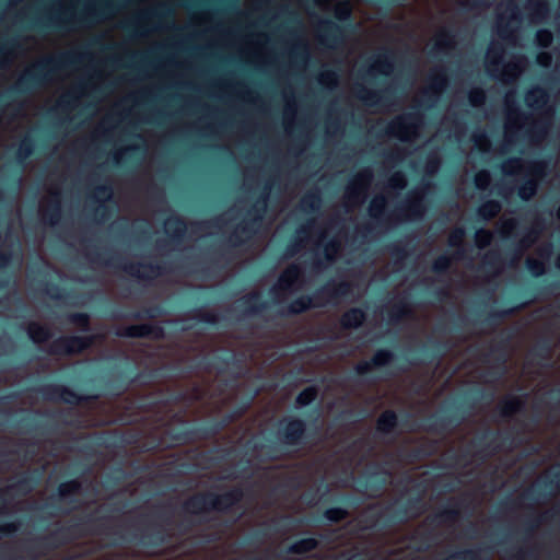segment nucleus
Returning a JSON list of instances; mask_svg holds the SVG:
<instances>
[{
  "label": "nucleus",
  "mask_w": 560,
  "mask_h": 560,
  "mask_svg": "<svg viewBox=\"0 0 560 560\" xmlns=\"http://www.w3.org/2000/svg\"><path fill=\"white\" fill-rule=\"evenodd\" d=\"M170 506L159 505L151 514H142L130 526V530L122 534L119 527L107 524L109 516L90 513L68 525L58 526L47 534L24 540L21 549L26 557L37 560L60 547L86 535H98L110 538L109 546L132 544L144 548H159L170 539L167 525L171 524Z\"/></svg>",
  "instance_id": "obj_1"
},
{
  "label": "nucleus",
  "mask_w": 560,
  "mask_h": 560,
  "mask_svg": "<svg viewBox=\"0 0 560 560\" xmlns=\"http://www.w3.org/2000/svg\"><path fill=\"white\" fill-rule=\"evenodd\" d=\"M271 435L267 443L254 445L255 451H265L266 458L270 460L295 455L310 445L314 438L306 421L295 416L280 418Z\"/></svg>",
  "instance_id": "obj_2"
},
{
  "label": "nucleus",
  "mask_w": 560,
  "mask_h": 560,
  "mask_svg": "<svg viewBox=\"0 0 560 560\" xmlns=\"http://www.w3.org/2000/svg\"><path fill=\"white\" fill-rule=\"evenodd\" d=\"M85 52L68 51L37 60L27 67L9 89L10 96H23L49 84L61 70L71 68L88 59Z\"/></svg>",
  "instance_id": "obj_3"
},
{
  "label": "nucleus",
  "mask_w": 560,
  "mask_h": 560,
  "mask_svg": "<svg viewBox=\"0 0 560 560\" xmlns=\"http://www.w3.org/2000/svg\"><path fill=\"white\" fill-rule=\"evenodd\" d=\"M427 490L428 486L424 481L413 483L412 495L405 500L397 499L366 517V527L372 528L381 524L382 527L387 528L419 517L423 511Z\"/></svg>",
  "instance_id": "obj_4"
},
{
  "label": "nucleus",
  "mask_w": 560,
  "mask_h": 560,
  "mask_svg": "<svg viewBox=\"0 0 560 560\" xmlns=\"http://www.w3.org/2000/svg\"><path fill=\"white\" fill-rule=\"evenodd\" d=\"M353 291V283L347 280H329L312 294H304L292 300L279 313L282 316L300 315L311 308L323 307L330 303L337 305L341 298Z\"/></svg>",
  "instance_id": "obj_5"
},
{
  "label": "nucleus",
  "mask_w": 560,
  "mask_h": 560,
  "mask_svg": "<svg viewBox=\"0 0 560 560\" xmlns=\"http://www.w3.org/2000/svg\"><path fill=\"white\" fill-rule=\"evenodd\" d=\"M243 498L244 491L241 487H233L222 493L213 491L197 492L183 502L182 510L191 515L210 512L228 514Z\"/></svg>",
  "instance_id": "obj_6"
},
{
  "label": "nucleus",
  "mask_w": 560,
  "mask_h": 560,
  "mask_svg": "<svg viewBox=\"0 0 560 560\" xmlns=\"http://www.w3.org/2000/svg\"><path fill=\"white\" fill-rule=\"evenodd\" d=\"M113 4L100 0L97 7H89L80 12L62 10L60 13L49 15L37 25L51 31H71L77 26H89L105 18L113 11Z\"/></svg>",
  "instance_id": "obj_7"
},
{
  "label": "nucleus",
  "mask_w": 560,
  "mask_h": 560,
  "mask_svg": "<svg viewBox=\"0 0 560 560\" xmlns=\"http://www.w3.org/2000/svg\"><path fill=\"white\" fill-rule=\"evenodd\" d=\"M483 389L475 388L462 401L452 405L448 409L428 416L421 424V429L431 434H446L460 425L466 418L465 407H471L469 400L478 401L483 397Z\"/></svg>",
  "instance_id": "obj_8"
},
{
  "label": "nucleus",
  "mask_w": 560,
  "mask_h": 560,
  "mask_svg": "<svg viewBox=\"0 0 560 560\" xmlns=\"http://www.w3.org/2000/svg\"><path fill=\"white\" fill-rule=\"evenodd\" d=\"M93 380H88L84 384L78 386L79 390L71 388L63 384L47 383L37 387L36 392L46 401L63 402L70 406H80L97 398L96 395L91 396L88 393L91 390Z\"/></svg>",
  "instance_id": "obj_9"
},
{
  "label": "nucleus",
  "mask_w": 560,
  "mask_h": 560,
  "mask_svg": "<svg viewBox=\"0 0 560 560\" xmlns=\"http://www.w3.org/2000/svg\"><path fill=\"white\" fill-rule=\"evenodd\" d=\"M269 191L270 186L265 185L262 192L248 210L247 218L241 224H238L235 231L230 235L229 244L232 247H237L245 244V242L255 234L257 228L260 226L264 214L267 210Z\"/></svg>",
  "instance_id": "obj_10"
},
{
  "label": "nucleus",
  "mask_w": 560,
  "mask_h": 560,
  "mask_svg": "<svg viewBox=\"0 0 560 560\" xmlns=\"http://www.w3.org/2000/svg\"><path fill=\"white\" fill-rule=\"evenodd\" d=\"M91 260L100 262L105 266H110L114 268H118L124 272L128 273L131 277L141 279V280H151L154 277L159 276L163 271V267L159 264L151 262H121V258L119 256L113 255L108 258L104 257L103 253L100 252H89L88 253Z\"/></svg>",
  "instance_id": "obj_11"
},
{
  "label": "nucleus",
  "mask_w": 560,
  "mask_h": 560,
  "mask_svg": "<svg viewBox=\"0 0 560 560\" xmlns=\"http://www.w3.org/2000/svg\"><path fill=\"white\" fill-rule=\"evenodd\" d=\"M335 18L341 24L331 20H324L320 23V30L324 35L322 43L328 47H335L343 43L348 32H352L354 26L352 24L351 10L348 5L338 8L335 11Z\"/></svg>",
  "instance_id": "obj_12"
},
{
  "label": "nucleus",
  "mask_w": 560,
  "mask_h": 560,
  "mask_svg": "<svg viewBox=\"0 0 560 560\" xmlns=\"http://www.w3.org/2000/svg\"><path fill=\"white\" fill-rule=\"evenodd\" d=\"M39 483V474L34 471L21 472L15 481L0 488V515L8 514L10 500L14 495L26 497L31 494Z\"/></svg>",
  "instance_id": "obj_13"
},
{
  "label": "nucleus",
  "mask_w": 560,
  "mask_h": 560,
  "mask_svg": "<svg viewBox=\"0 0 560 560\" xmlns=\"http://www.w3.org/2000/svg\"><path fill=\"white\" fill-rule=\"evenodd\" d=\"M221 431L218 428L215 420H210L197 425L187 427L184 429H168L165 435L173 442L170 447L175 444H190L196 441H206L215 438Z\"/></svg>",
  "instance_id": "obj_14"
},
{
  "label": "nucleus",
  "mask_w": 560,
  "mask_h": 560,
  "mask_svg": "<svg viewBox=\"0 0 560 560\" xmlns=\"http://www.w3.org/2000/svg\"><path fill=\"white\" fill-rule=\"evenodd\" d=\"M95 337L93 335H65L52 340L48 348L51 355H75L81 354L92 347Z\"/></svg>",
  "instance_id": "obj_15"
},
{
  "label": "nucleus",
  "mask_w": 560,
  "mask_h": 560,
  "mask_svg": "<svg viewBox=\"0 0 560 560\" xmlns=\"http://www.w3.org/2000/svg\"><path fill=\"white\" fill-rule=\"evenodd\" d=\"M131 369H115L112 376L105 382L106 393L114 397H119L125 394L132 384L142 378H151L153 376L152 372H137L133 374H131Z\"/></svg>",
  "instance_id": "obj_16"
},
{
  "label": "nucleus",
  "mask_w": 560,
  "mask_h": 560,
  "mask_svg": "<svg viewBox=\"0 0 560 560\" xmlns=\"http://www.w3.org/2000/svg\"><path fill=\"white\" fill-rule=\"evenodd\" d=\"M506 347L508 340H500L495 345H491L488 352L481 354L480 360L483 363L494 361V364L486 373L491 382L500 380L506 373Z\"/></svg>",
  "instance_id": "obj_17"
},
{
  "label": "nucleus",
  "mask_w": 560,
  "mask_h": 560,
  "mask_svg": "<svg viewBox=\"0 0 560 560\" xmlns=\"http://www.w3.org/2000/svg\"><path fill=\"white\" fill-rule=\"evenodd\" d=\"M544 229V219L540 215L536 214L532 224L523 230L521 237L517 240V242L514 244L511 250L512 264L517 261L521 258L522 254L538 241Z\"/></svg>",
  "instance_id": "obj_18"
},
{
  "label": "nucleus",
  "mask_w": 560,
  "mask_h": 560,
  "mask_svg": "<svg viewBox=\"0 0 560 560\" xmlns=\"http://www.w3.org/2000/svg\"><path fill=\"white\" fill-rule=\"evenodd\" d=\"M421 122V116L417 113H408L396 117L385 129V135L397 137L405 141L410 136H416L419 124Z\"/></svg>",
  "instance_id": "obj_19"
},
{
  "label": "nucleus",
  "mask_w": 560,
  "mask_h": 560,
  "mask_svg": "<svg viewBox=\"0 0 560 560\" xmlns=\"http://www.w3.org/2000/svg\"><path fill=\"white\" fill-rule=\"evenodd\" d=\"M116 336L130 339L151 338L161 340L165 337V330L159 324H136L118 328Z\"/></svg>",
  "instance_id": "obj_20"
},
{
  "label": "nucleus",
  "mask_w": 560,
  "mask_h": 560,
  "mask_svg": "<svg viewBox=\"0 0 560 560\" xmlns=\"http://www.w3.org/2000/svg\"><path fill=\"white\" fill-rule=\"evenodd\" d=\"M395 359V353L386 348L378 349L370 360L355 364L354 372L358 376H366L372 370L388 366Z\"/></svg>",
  "instance_id": "obj_21"
},
{
  "label": "nucleus",
  "mask_w": 560,
  "mask_h": 560,
  "mask_svg": "<svg viewBox=\"0 0 560 560\" xmlns=\"http://www.w3.org/2000/svg\"><path fill=\"white\" fill-rule=\"evenodd\" d=\"M467 506L466 498H453L440 509L436 513L430 516L431 523L446 524L456 522L462 513V510Z\"/></svg>",
  "instance_id": "obj_22"
},
{
  "label": "nucleus",
  "mask_w": 560,
  "mask_h": 560,
  "mask_svg": "<svg viewBox=\"0 0 560 560\" xmlns=\"http://www.w3.org/2000/svg\"><path fill=\"white\" fill-rule=\"evenodd\" d=\"M396 58V51L390 48H384L375 58L374 62L366 71L368 77H374L380 74L382 77H388L394 70V60Z\"/></svg>",
  "instance_id": "obj_23"
},
{
  "label": "nucleus",
  "mask_w": 560,
  "mask_h": 560,
  "mask_svg": "<svg viewBox=\"0 0 560 560\" xmlns=\"http://www.w3.org/2000/svg\"><path fill=\"white\" fill-rule=\"evenodd\" d=\"M301 269L296 265L289 266L279 277L278 284L272 288L271 293L275 298L279 296L280 291L291 292L293 287L301 278Z\"/></svg>",
  "instance_id": "obj_24"
},
{
  "label": "nucleus",
  "mask_w": 560,
  "mask_h": 560,
  "mask_svg": "<svg viewBox=\"0 0 560 560\" xmlns=\"http://www.w3.org/2000/svg\"><path fill=\"white\" fill-rule=\"evenodd\" d=\"M390 476L392 474L387 468L376 464L373 469L366 474V479L364 482H362V486L365 489L381 491L388 483Z\"/></svg>",
  "instance_id": "obj_25"
},
{
  "label": "nucleus",
  "mask_w": 560,
  "mask_h": 560,
  "mask_svg": "<svg viewBox=\"0 0 560 560\" xmlns=\"http://www.w3.org/2000/svg\"><path fill=\"white\" fill-rule=\"evenodd\" d=\"M412 315V308L409 300L401 296L396 300L386 312L387 320L390 324H399L401 320Z\"/></svg>",
  "instance_id": "obj_26"
},
{
  "label": "nucleus",
  "mask_w": 560,
  "mask_h": 560,
  "mask_svg": "<svg viewBox=\"0 0 560 560\" xmlns=\"http://www.w3.org/2000/svg\"><path fill=\"white\" fill-rule=\"evenodd\" d=\"M526 401L522 397L508 396L498 406V413L504 421H509L514 415L524 412Z\"/></svg>",
  "instance_id": "obj_27"
},
{
  "label": "nucleus",
  "mask_w": 560,
  "mask_h": 560,
  "mask_svg": "<svg viewBox=\"0 0 560 560\" xmlns=\"http://www.w3.org/2000/svg\"><path fill=\"white\" fill-rule=\"evenodd\" d=\"M240 306L243 308L245 314L254 315L268 307L267 301L262 300L260 292L253 291L245 294L240 300Z\"/></svg>",
  "instance_id": "obj_28"
},
{
  "label": "nucleus",
  "mask_w": 560,
  "mask_h": 560,
  "mask_svg": "<svg viewBox=\"0 0 560 560\" xmlns=\"http://www.w3.org/2000/svg\"><path fill=\"white\" fill-rule=\"evenodd\" d=\"M113 195V188L110 185H98L94 189V194L90 197L91 201L98 202V207L95 212L101 220L108 217V207L104 203V200L110 199Z\"/></svg>",
  "instance_id": "obj_29"
},
{
  "label": "nucleus",
  "mask_w": 560,
  "mask_h": 560,
  "mask_svg": "<svg viewBox=\"0 0 560 560\" xmlns=\"http://www.w3.org/2000/svg\"><path fill=\"white\" fill-rule=\"evenodd\" d=\"M372 178V173L365 170L357 175L355 182L347 189V198L352 202H359L363 196L366 185Z\"/></svg>",
  "instance_id": "obj_30"
},
{
  "label": "nucleus",
  "mask_w": 560,
  "mask_h": 560,
  "mask_svg": "<svg viewBox=\"0 0 560 560\" xmlns=\"http://www.w3.org/2000/svg\"><path fill=\"white\" fill-rule=\"evenodd\" d=\"M397 427L398 416L392 409L383 411L376 420V432L384 436L394 433Z\"/></svg>",
  "instance_id": "obj_31"
},
{
  "label": "nucleus",
  "mask_w": 560,
  "mask_h": 560,
  "mask_svg": "<svg viewBox=\"0 0 560 560\" xmlns=\"http://www.w3.org/2000/svg\"><path fill=\"white\" fill-rule=\"evenodd\" d=\"M366 319V313L360 307H351L347 310L340 317V326L343 329H357Z\"/></svg>",
  "instance_id": "obj_32"
},
{
  "label": "nucleus",
  "mask_w": 560,
  "mask_h": 560,
  "mask_svg": "<svg viewBox=\"0 0 560 560\" xmlns=\"http://www.w3.org/2000/svg\"><path fill=\"white\" fill-rule=\"evenodd\" d=\"M355 96L366 105L374 106L378 104H385L388 101L387 90L376 91L370 90L363 85H360L357 90Z\"/></svg>",
  "instance_id": "obj_33"
},
{
  "label": "nucleus",
  "mask_w": 560,
  "mask_h": 560,
  "mask_svg": "<svg viewBox=\"0 0 560 560\" xmlns=\"http://www.w3.org/2000/svg\"><path fill=\"white\" fill-rule=\"evenodd\" d=\"M200 365H203L207 370L209 368H215L219 372H224L226 368L229 366H235L240 368L241 363L240 360H237L235 354L230 355H217L212 359L205 358Z\"/></svg>",
  "instance_id": "obj_34"
},
{
  "label": "nucleus",
  "mask_w": 560,
  "mask_h": 560,
  "mask_svg": "<svg viewBox=\"0 0 560 560\" xmlns=\"http://www.w3.org/2000/svg\"><path fill=\"white\" fill-rule=\"evenodd\" d=\"M548 92L541 86H535L525 94V103L528 107L541 109L548 102Z\"/></svg>",
  "instance_id": "obj_35"
},
{
  "label": "nucleus",
  "mask_w": 560,
  "mask_h": 560,
  "mask_svg": "<svg viewBox=\"0 0 560 560\" xmlns=\"http://www.w3.org/2000/svg\"><path fill=\"white\" fill-rule=\"evenodd\" d=\"M187 230L186 221L179 215H172L165 222V231L174 241H180Z\"/></svg>",
  "instance_id": "obj_36"
},
{
  "label": "nucleus",
  "mask_w": 560,
  "mask_h": 560,
  "mask_svg": "<svg viewBox=\"0 0 560 560\" xmlns=\"http://www.w3.org/2000/svg\"><path fill=\"white\" fill-rule=\"evenodd\" d=\"M502 210V205L495 199H488L477 209V215L480 220L488 222L494 219Z\"/></svg>",
  "instance_id": "obj_37"
},
{
  "label": "nucleus",
  "mask_w": 560,
  "mask_h": 560,
  "mask_svg": "<svg viewBox=\"0 0 560 560\" xmlns=\"http://www.w3.org/2000/svg\"><path fill=\"white\" fill-rule=\"evenodd\" d=\"M318 547V540L314 537L301 538L292 542L287 552L290 555H305L314 551Z\"/></svg>",
  "instance_id": "obj_38"
},
{
  "label": "nucleus",
  "mask_w": 560,
  "mask_h": 560,
  "mask_svg": "<svg viewBox=\"0 0 560 560\" xmlns=\"http://www.w3.org/2000/svg\"><path fill=\"white\" fill-rule=\"evenodd\" d=\"M530 354L537 359L538 365H545L544 362L550 361L552 354V343L550 339L539 340L530 351Z\"/></svg>",
  "instance_id": "obj_39"
},
{
  "label": "nucleus",
  "mask_w": 560,
  "mask_h": 560,
  "mask_svg": "<svg viewBox=\"0 0 560 560\" xmlns=\"http://www.w3.org/2000/svg\"><path fill=\"white\" fill-rule=\"evenodd\" d=\"M27 335L34 343L46 342L52 336L49 327L35 322L28 324Z\"/></svg>",
  "instance_id": "obj_40"
},
{
  "label": "nucleus",
  "mask_w": 560,
  "mask_h": 560,
  "mask_svg": "<svg viewBox=\"0 0 560 560\" xmlns=\"http://www.w3.org/2000/svg\"><path fill=\"white\" fill-rule=\"evenodd\" d=\"M54 198L49 201L47 209L43 212L45 222L50 225L56 224L61 218V202L58 192L52 194Z\"/></svg>",
  "instance_id": "obj_41"
},
{
  "label": "nucleus",
  "mask_w": 560,
  "mask_h": 560,
  "mask_svg": "<svg viewBox=\"0 0 560 560\" xmlns=\"http://www.w3.org/2000/svg\"><path fill=\"white\" fill-rule=\"evenodd\" d=\"M166 314V310L161 304L144 306L129 316L133 319H154Z\"/></svg>",
  "instance_id": "obj_42"
},
{
  "label": "nucleus",
  "mask_w": 560,
  "mask_h": 560,
  "mask_svg": "<svg viewBox=\"0 0 560 560\" xmlns=\"http://www.w3.org/2000/svg\"><path fill=\"white\" fill-rule=\"evenodd\" d=\"M408 215L412 218H420L425 211V205L423 202V197L420 191H415L412 197L408 200L407 205L404 209Z\"/></svg>",
  "instance_id": "obj_43"
},
{
  "label": "nucleus",
  "mask_w": 560,
  "mask_h": 560,
  "mask_svg": "<svg viewBox=\"0 0 560 560\" xmlns=\"http://www.w3.org/2000/svg\"><path fill=\"white\" fill-rule=\"evenodd\" d=\"M386 202L383 195L375 196L370 202L369 214L377 223H381L385 217Z\"/></svg>",
  "instance_id": "obj_44"
},
{
  "label": "nucleus",
  "mask_w": 560,
  "mask_h": 560,
  "mask_svg": "<svg viewBox=\"0 0 560 560\" xmlns=\"http://www.w3.org/2000/svg\"><path fill=\"white\" fill-rule=\"evenodd\" d=\"M247 406H237L231 411L225 412L221 418L214 419L220 431H223L231 423L240 419L246 412Z\"/></svg>",
  "instance_id": "obj_45"
},
{
  "label": "nucleus",
  "mask_w": 560,
  "mask_h": 560,
  "mask_svg": "<svg viewBox=\"0 0 560 560\" xmlns=\"http://www.w3.org/2000/svg\"><path fill=\"white\" fill-rule=\"evenodd\" d=\"M82 485L78 479H71L59 483L57 495L59 499H68L81 492Z\"/></svg>",
  "instance_id": "obj_46"
},
{
  "label": "nucleus",
  "mask_w": 560,
  "mask_h": 560,
  "mask_svg": "<svg viewBox=\"0 0 560 560\" xmlns=\"http://www.w3.org/2000/svg\"><path fill=\"white\" fill-rule=\"evenodd\" d=\"M67 322L74 325L82 332H89L91 330V317L88 313H70L67 315Z\"/></svg>",
  "instance_id": "obj_47"
},
{
  "label": "nucleus",
  "mask_w": 560,
  "mask_h": 560,
  "mask_svg": "<svg viewBox=\"0 0 560 560\" xmlns=\"http://www.w3.org/2000/svg\"><path fill=\"white\" fill-rule=\"evenodd\" d=\"M318 397V388L316 386H307L302 389L295 397L298 407H307Z\"/></svg>",
  "instance_id": "obj_48"
},
{
  "label": "nucleus",
  "mask_w": 560,
  "mask_h": 560,
  "mask_svg": "<svg viewBox=\"0 0 560 560\" xmlns=\"http://www.w3.org/2000/svg\"><path fill=\"white\" fill-rule=\"evenodd\" d=\"M34 152V140L26 136L24 137L20 144H19V148L15 152V159L19 163H23L26 159H28Z\"/></svg>",
  "instance_id": "obj_49"
},
{
  "label": "nucleus",
  "mask_w": 560,
  "mask_h": 560,
  "mask_svg": "<svg viewBox=\"0 0 560 560\" xmlns=\"http://www.w3.org/2000/svg\"><path fill=\"white\" fill-rule=\"evenodd\" d=\"M538 184L534 178H526L517 189V195L523 201L530 200L537 192Z\"/></svg>",
  "instance_id": "obj_50"
},
{
  "label": "nucleus",
  "mask_w": 560,
  "mask_h": 560,
  "mask_svg": "<svg viewBox=\"0 0 560 560\" xmlns=\"http://www.w3.org/2000/svg\"><path fill=\"white\" fill-rule=\"evenodd\" d=\"M322 202V198L319 192L313 191L306 194L300 202V207L303 211L310 212V211H316L319 209Z\"/></svg>",
  "instance_id": "obj_51"
},
{
  "label": "nucleus",
  "mask_w": 560,
  "mask_h": 560,
  "mask_svg": "<svg viewBox=\"0 0 560 560\" xmlns=\"http://www.w3.org/2000/svg\"><path fill=\"white\" fill-rule=\"evenodd\" d=\"M503 47L501 45L490 46L487 54V68L488 70L497 69L502 65Z\"/></svg>",
  "instance_id": "obj_52"
},
{
  "label": "nucleus",
  "mask_w": 560,
  "mask_h": 560,
  "mask_svg": "<svg viewBox=\"0 0 560 560\" xmlns=\"http://www.w3.org/2000/svg\"><path fill=\"white\" fill-rule=\"evenodd\" d=\"M511 313L512 310L492 308L486 314L482 323L489 326L499 325L503 319L511 315Z\"/></svg>",
  "instance_id": "obj_53"
},
{
  "label": "nucleus",
  "mask_w": 560,
  "mask_h": 560,
  "mask_svg": "<svg viewBox=\"0 0 560 560\" xmlns=\"http://www.w3.org/2000/svg\"><path fill=\"white\" fill-rule=\"evenodd\" d=\"M349 513L345 508L332 506L328 508L323 513V518L329 523H339L348 517Z\"/></svg>",
  "instance_id": "obj_54"
},
{
  "label": "nucleus",
  "mask_w": 560,
  "mask_h": 560,
  "mask_svg": "<svg viewBox=\"0 0 560 560\" xmlns=\"http://www.w3.org/2000/svg\"><path fill=\"white\" fill-rule=\"evenodd\" d=\"M163 446V440L155 433H151L147 441L139 442V451L142 453L155 452Z\"/></svg>",
  "instance_id": "obj_55"
},
{
  "label": "nucleus",
  "mask_w": 560,
  "mask_h": 560,
  "mask_svg": "<svg viewBox=\"0 0 560 560\" xmlns=\"http://www.w3.org/2000/svg\"><path fill=\"white\" fill-rule=\"evenodd\" d=\"M451 266H452V258L446 254H442L433 260V262L431 265V270L436 275H443L448 271Z\"/></svg>",
  "instance_id": "obj_56"
},
{
  "label": "nucleus",
  "mask_w": 560,
  "mask_h": 560,
  "mask_svg": "<svg viewBox=\"0 0 560 560\" xmlns=\"http://www.w3.org/2000/svg\"><path fill=\"white\" fill-rule=\"evenodd\" d=\"M22 528L21 520L0 522V538H9L19 533Z\"/></svg>",
  "instance_id": "obj_57"
},
{
  "label": "nucleus",
  "mask_w": 560,
  "mask_h": 560,
  "mask_svg": "<svg viewBox=\"0 0 560 560\" xmlns=\"http://www.w3.org/2000/svg\"><path fill=\"white\" fill-rule=\"evenodd\" d=\"M420 353L424 359L439 360L442 355L441 343L438 341H431L430 345H423L420 348Z\"/></svg>",
  "instance_id": "obj_58"
},
{
  "label": "nucleus",
  "mask_w": 560,
  "mask_h": 560,
  "mask_svg": "<svg viewBox=\"0 0 560 560\" xmlns=\"http://www.w3.org/2000/svg\"><path fill=\"white\" fill-rule=\"evenodd\" d=\"M454 33L450 30L442 31L439 36L435 44L434 49L436 50H446L451 49L454 46Z\"/></svg>",
  "instance_id": "obj_59"
},
{
  "label": "nucleus",
  "mask_w": 560,
  "mask_h": 560,
  "mask_svg": "<svg viewBox=\"0 0 560 560\" xmlns=\"http://www.w3.org/2000/svg\"><path fill=\"white\" fill-rule=\"evenodd\" d=\"M502 265V256L498 252H489L482 258V266L489 271H497Z\"/></svg>",
  "instance_id": "obj_60"
},
{
  "label": "nucleus",
  "mask_w": 560,
  "mask_h": 560,
  "mask_svg": "<svg viewBox=\"0 0 560 560\" xmlns=\"http://www.w3.org/2000/svg\"><path fill=\"white\" fill-rule=\"evenodd\" d=\"M250 465H252V460L249 458H242L236 467H237V470L236 469H232L229 471V474H226L223 479H228V480H235L237 479L238 477H241L243 474H246L249 471L250 469Z\"/></svg>",
  "instance_id": "obj_61"
},
{
  "label": "nucleus",
  "mask_w": 560,
  "mask_h": 560,
  "mask_svg": "<svg viewBox=\"0 0 560 560\" xmlns=\"http://www.w3.org/2000/svg\"><path fill=\"white\" fill-rule=\"evenodd\" d=\"M542 486L550 494H556L560 491V464L558 465V469L553 470L544 481Z\"/></svg>",
  "instance_id": "obj_62"
},
{
  "label": "nucleus",
  "mask_w": 560,
  "mask_h": 560,
  "mask_svg": "<svg viewBox=\"0 0 560 560\" xmlns=\"http://www.w3.org/2000/svg\"><path fill=\"white\" fill-rule=\"evenodd\" d=\"M525 267L535 278L541 277L546 272V266L544 261L539 259L527 258L525 261Z\"/></svg>",
  "instance_id": "obj_63"
},
{
  "label": "nucleus",
  "mask_w": 560,
  "mask_h": 560,
  "mask_svg": "<svg viewBox=\"0 0 560 560\" xmlns=\"http://www.w3.org/2000/svg\"><path fill=\"white\" fill-rule=\"evenodd\" d=\"M448 560H480V550L479 549H460L455 551Z\"/></svg>",
  "instance_id": "obj_64"
}]
</instances>
